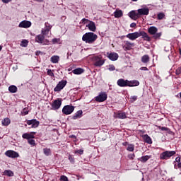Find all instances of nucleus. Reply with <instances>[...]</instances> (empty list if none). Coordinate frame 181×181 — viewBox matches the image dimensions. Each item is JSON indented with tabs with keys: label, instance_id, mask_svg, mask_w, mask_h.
<instances>
[{
	"label": "nucleus",
	"instance_id": "obj_62",
	"mask_svg": "<svg viewBox=\"0 0 181 181\" xmlns=\"http://www.w3.org/2000/svg\"><path fill=\"white\" fill-rule=\"evenodd\" d=\"M180 68H181V66H180Z\"/></svg>",
	"mask_w": 181,
	"mask_h": 181
},
{
	"label": "nucleus",
	"instance_id": "obj_31",
	"mask_svg": "<svg viewBox=\"0 0 181 181\" xmlns=\"http://www.w3.org/2000/svg\"><path fill=\"white\" fill-rule=\"evenodd\" d=\"M8 90L10 91V93H16L18 91V88L13 85L11 86L8 87Z\"/></svg>",
	"mask_w": 181,
	"mask_h": 181
},
{
	"label": "nucleus",
	"instance_id": "obj_23",
	"mask_svg": "<svg viewBox=\"0 0 181 181\" xmlns=\"http://www.w3.org/2000/svg\"><path fill=\"white\" fill-rule=\"evenodd\" d=\"M139 82L137 80L128 81L127 87H138Z\"/></svg>",
	"mask_w": 181,
	"mask_h": 181
},
{
	"label": "nucleus",
	"instance_id": "obj_32",
	"mask_svg": "<svg viewBox=\"0 0 181 181\" xmlns=\"http://www.w3.org/2000/svg\"><path fill=\"white\" fill-rule=\"evenodd\" d=\"M149 159H151V156H142L141 158H139V160L141 162L145 163V162L149 160Z\"/></svg>",
	"mask_w": 181,
	"mask_h": 181
},
{
	"label": "nucleus",
	"instance_id": "obj_24",
	"mask_svg": "<svg viewBox=\"0 0 181 181\" xmlns=\"http://www.w3.org/2000/svg\"><path fill=\"white\" fill-rule=\"evenodd\" d=\"M139 37L142 36L144 40H147V42H149V40H151V37H149V35H148L144 31H139Z\"/></svg>",
	"mask_w": 181,
	"mask_h": 181
},
{
	"label": "nucleus",
	"instance_id": "obj_14",
	"mask_svg": "<svg viewBox=\"0 0 181 181\" xmlns=\"http://www.w3.org/2000/svg\"><path fill=\"white\" fill-rule=\"evenodd\" d=\"M27 124L28 125H31V128H37L40 122L37 121L36 119H33L31 120L27 121Z\"/></svg>",
	"mask_w": 181,
	"mask_h": 181
},
{
	"label": "nucleus",
	"instance_id": "obj_55",
	"mask_svg": "<svg viewBox=\"0 0 181 181\" xmlns=\"http://www.w3.org/2000/svg\"><path fill=\"white\" fill-rule=\"evenodd\" d=\"M161 131H168V127H160Z\"/></svg>",
	"mask_w": 181,
	"mask_h": 181
},
{
	"label": "nucleus",
	"instance_id": "obj_2",
	"mask_svg": "<svg viewBox=\"0 0 181 181\" xmlns=\"http://www.w3.org/2000/svg\"><path fill=\"white\" fill-rule=\"evenodd\" d=\"M92 60L95 67H101V66H103L105 63V61L103 59V57H101V55L93 57Z\"/></svg>",
	"mask_w": 181,
	"mask_h": 181
},
{
	"label": "nucleus",
	"instance_id": "obj_45",
	"mask_svg": "<svg viewBox=\"0 0 181 181\" xmlns=\"http://www.w3.org/2000/svg\"><path fill=\"white\" fill-rule=\"evenodd\" d=\"M110 71H114L115 70V66L114 65H109V69Z\"/></svg>",
	"mask_w": 181,
	"mask_h": 181
},
{
	"label": "nucleus",
	"instance_id": "obj_17",
	"mask_svg": "<svg viewBox=\"0 0 181 181\" xmlns=\"http://www.w3.org/2000/svg\"><path fill=\"white\" fill-rule=\"evenodd\" d=\"M117 84L119 87H128V80L120 78L117 80Z\"/></svg>",
	"mask_w": 181,
	"mask_h": 181
},
{
	"label": "nucleus",
	"instance_id": "obj_49",
	"mask_svg": "<svg viewBox=\"0 0 181 181\" xmlns=\"http://www.w3.org/2000/svg\"><path fill=\"white\" fill-rule=\"evenodd\" d=\"M181 162V158H180V157H177L176 158H175V163H180Z\"/></svg>",
	"mask_w": 181,
	"mask_h": 181
},
{
	"label": "nucleus",
	"instance_id": "obj_6",
	"mask_svg": "<svg viewBox=\"0 0 181 181\" xmlns=\"http://www.w3.org/2000/svg\"><path fill=\"white\" fill-rule=\"evenodd\" d=\"M66 84H67V81L62 80L58 83L57 86L54 88V91L59 92L62 91L64 87H66Z\"/></svg>",
	"mask_w": 181,
	"mask_h": 181
},
{
	"label": "nucleus",
	"instance_id": "obj_19",
	"mask_svg": "<svg viewBox=\"0 0 181 181\" xmlns=\"http://www.w3.org/2000/svg\"><path fill=\"white\" fill-rule=\"evenodd\" d=\"M129 18L135 21L136 19H138V18H139V11L136 12L135 11H132L129 13Z\"/></svg>",
	"mask_w": 181,
	"mask_h": 181
},
{
	"label": "nucleus",
	"instance_id": "obj_60",
	"mask_svg": "<svg viewBox=\"0 0 181 181\" xmlns=\"http://www.w3.org/2000/svg\"><path fill=\"white\" fill-rule=\"evenodd\" d=\"M133 1V2H135V1H138V0H132Z\"/></svg>",
	"mask_w": 181,
	"mask_h": 181
},
{
	"label": "nucleus",
	"instance_id": "obj_35",
	"mask_svg": "<svg viewBox=\"0 0 181 181\" xmlns=\"http://www.w3.org/2000/svg\"><path fill=\"white\" fill-rule=\"evenodd\" d=\"M4 176H10V177L13 176V172H12L10 170H6L4 172Z\"/></svg>",
	"mask_w": 181,
	"mask_h": 181
},
{
	"label": "nucleus",
	"instance_id": "obj_1",
	"mask_svg": "<svg viewBox=\"0 0 181 181\" xmlns=\"http://www.w3.org/2000/svg\"><path fill=\"white\" fill-rule=\"evenodd\" d=\"M98 37V36L94 33H86L83 35L82 40L83 42H85V43L92 45V43H94V42L97 40Z\"/></svg>",
	"mask_w": 181,
	"mask_h": 181
},
{
	"label": "nucleus",
	"instance_id": "obj_7",
	"mask_svg": "<svg viewBox=\"0 0 181 181\" xmlns=\"http://www.w3.org/2000/svg\"><path fill=\"white\" fill-rule=\"evenodd\" d=\"M74 111V106L65 105L62 109V112L65 115H70Z\"/></svg>",
	"mask_w": 181,
	"mask_h": 181
},
{
	"label": "nucleus",
	"instance_id": "obj_4",
	"mask_svg": "<svg viewBox=\"0 0 181 181\" xmlns=\"http://www.w3.org/2000/svg\"><path fill=\"white\" fill-rule=\"evenodd\" d=\"M176 153V151H164L160 155V159H169L171 156H173Z\"/></svg>",
	"mask_w": 181,
	"mask_h": 181
},
{
	"label": "nucleus",
	"instance_id": "obj_54",
	"mask_svg": "<svg viewBox=\"0 0 181 181\" xmlns=\"http://www.w3.org/2000/svg\"><path fill=\"white\" fill-rule=\"evenodd\" d=\"M123 146H128V145H129V144H128V142L125 141L124 143H122Z\"/></svg>",
	"mask_w": 181,
	"mask_h": 181
},
{
	"label": "nucleus",
	"instance_id": "obj_22",
	"mask_svg": "<svg viewBox=\"0 0 181 181\" xmlns=\"http://www.w3.org/2000/svg\"><path fill=\"white\" fill-rule=\"evenodd\" d=\"M114 118H119V119H125V118H127V114L125 112L115 113Z\"/></svg>",
	"mask_w": 181,
	"mask_h": 181
},
{
	"label": "nucleus",
	"instance_id": "obj_8",
	"mask_svg": "<svg viewBox=\"0 0 181 181\" xmlns=\"http://www.w3.org/2000/svg\"><path fill=\"white\" fill-rule=\"evenodd\" d=\"M122 48L123 49L127 52V50H131L134 46H135V44L129 42V41H124L122 43Z\"/></svg>",
	"mask_w": 181,
	"mask_h": 181
},
{
	"label": "nucleus",
	"instance_id": "obj_16",
	"mask_svg": "<svg viewBox=\"0 0 181 181\" xmlns=\"http://www.w3.org/2000/svg\"><path fill=\"white\" fill-rule=\"evenodd\" d=\"M30 26H32V23L28 21H23L18 25V28H30Z\"/></svg>",
	"mask_w": 181,
	"mask_h": 181
},
{
	"label": "nucleus",
	"instance_id": "obj_41",
	"mask_svg": "<svg viewBox=\"0 0 181 181\" xmlns=\"http://www.w3.org/2000/svg\"><path fill=\"white\" fill-rule=\"evenodd\" d=\"M165 18V14L163 13H160L158 14V19H163Z\"/></svg>",
	"mask_w": 181,
	"mask_h": 181
},
{
	"label": "nucleus",
	"instance_id": "obj_43",
	"mask_svg": "<svg viewBox=\"0 0 181 181\" xmlns=\"http://www.w3.org/2000/svg\"><path fill=\"white\" fill-rule=\"evenodd\" d=\"M60 181H69V178H67L65 175H62L60 177Z\"/></svg>",
	"mask_w": 181,
	"mask_h": 181
},
{
	"label": "nucleus",
	"instance_id": "obj_13",
	"mask_svg": "<svg viewBox=\"0 0 181 181\" xmlns=\"http://www.w3.org/2000/svg\"><path fill=\"white\" fill-rule=\"evenodd\" d=\"M35 135H36V132H35L24 133L22 135V138H23V139H28V141H29V139H33L35 138Z\"/></svg>",
	"mask_w": 181,
	"mask_h": 181
},
{
	"label": "nucleus",
	"instance_id": "obj_46",
	"mask_svg": "<svg viewBox=\"0 0 181 181\" xmlns=\"http://www.w3.org/2000/svg\"><path fill=\"white\" fill-rule=\"evenodd\" d=\"M174 166H175V169H177V168H181V161L180 163H175Z\"/></svg>",
	"mask_w": 181,
	"mask_h": 181
},
{
	"label": "nucleus",
	"instance_id": "obj_52",
	"mask_svg": "<svg viewBox=\"0 0 181 181\" xmlns=\"http://www.w3.org/2000/svg\"><path fill=\"white\" fill-rule=\"evenodd\" d=\"M4 4H9L11 2V0H1Z\"/></svg>",
	"mask_w": 181,
	"mask_h": 181
},
{
	"label": "nucleus",
	"instance_id": "obj_53",
	"mask_svg": "<svg viewBox=\"0 0 181 181\" xmlns=\"http://www.w3.org/2000/svg\"><path fill=\"white\" fill-rule=\"evenodd\" d=\"M135 26H136V23H132L130 24V27H132V28H135Z\"/></svg>",
	"mask_w": 181,
	"mask_h": 181
},
{
	"label": "nucleus",
	"instance_id": "obj_15",
	"mask_svg": "<svg viewBox=\"0 0 181 181\" xmlns=\"http://www.w3.org/2000/svg\"><path fill=\"white\" fill-rule=\"evenodd\" d=\"M126 37H127L130 40H135L138 39V37H139V31L132 33H129L126 35Z\"/></svg>",
	"mask_w": 181,
	"mask_h": 181
},
{
	"label": "nucleus",
	"instance_id": "obj_30",
	"mask_svg": "<svg viewBox=\"0 0 181 181\" xmlns=\"http://www.w3.org/2000/svg\"><path fill=\"white\" fill-rule=\"evenodd\" d=\"M1 122L2 125H4V127H8V125L11 124V119H9V118H5L1 121Z\"/></svg>",
	"mask_w": 181,
	"mask_h": 181
},
{
	"label": "nucleus",
	"instance_id": "obj_47",
	"mask_svg": "<svg viewBox=\"0 0 181 181\" xmlns=\"http://www.w3.org/2000/svg\"><path fill=\"white\" fill-rule=\"evenodd\" d=\"M175 74L177 76H179L180 74H181V68L180 67L177 68V69L175 71Z\"/></svg>",
	"mask_w": 181,
	"mask_h": 181
},
{
	"label": "nucleus",
	"instance_id": "obj_20",
	"mask_svg": "<svg viewBox=\"0 0 181 181\" xmlns=\"http://www.w3.org/2000/svg\"><path fill=\"white\" fill-rule=\"evenodd\" d=\"M137 12H139V16H141V15H149V8H139L137 10Z\"/></svg>",
	"mask_w": 181,
	"mask_h": 181
},
{
	"label": "nucleus",
	"instance_id": "obj_58",
	"mask_svg": "<svg viewBox=\"0 0 181 181\" xmlns=\"http://www.w3.org/2000/svg\"><path fill=\"white\" fill-rule=\"evenodd\" d=\"M23 112H24L25 115H28V114H29V112H28V111L24 110Z\"/></svg>",
	"mask_w": 181,
	"mask_h": 181
},
{
	"label": "nucleus",
	"instance_id": "obj_10",
	"mask_svg": "<svg viewBox=\"0 0 181 181\" xmlns=\"http://www.w3.org/2000/svg\"><path fill=\"white\" fill-rule=\"evenodd\" d=\"M107 93L105 92H101L96 98L95 101L98 103H103L107 100Z\"/></svg>",
	"mask_w": 181,
	"mask_h": 181
},
{
	"label": "nucleus",
	"instance_id": "obj_50",
	"mask_svg": "<svg viewBox=\"0 0 181 181\" xmlns=\"http://www.w3.org/2000/svg\"><path fill=\"white\" fill-rule=\"evenodd\" d=\"M128 158H129V159H134V158H135V154H129V156H128Z\"/></svg>",
	"mask_w": 181,
	"mask_h": 181
},
{
	"label": "nucleus",
	"instance_id": "obj_33",
	"mask_svg": "<svg viewBox=\"0 0 181 181\" xmlns=\"http://www.w3.org/2000/svg\"><path fill=\"white\" fill-rule=\"evenodd\" d=\"M134 150H135V145L128 144L127 151H128L129 152H134Z\"/></svg>",
	"mask_w": 181,
	"mask_h": 181
},
{
	"label": "nucleus",
	"instance_id": "obj_9",
	"mask_svg": "<svg viewBox=\"0 0 181 181\" xmlns=\"http://www.w3.org/2000/svg\"><path fill=\"white\" fill-rule=\"evenodd\" d=\"M35 42L37 43H40V45H46V43H49L48 40H45V35H42V34L36 35Z\"/></svg>",
	"mask_w": 181,
	"mask_h": 181
},
{
	"label": "nucleus",
	"instance_id": "obj_40",
	"mask_svg": "<svg viewBox=\"0 0 181 181\" xmlns=\"http://www.w3.org/2000/svg\"><path fill=\"white\" fill-rule=\"evenodd\" d=\"M52 42L53 45H56V43H59L60 42V38H54Z\"/></svg>",
	"mask_w": 181,
	"mask_h": 181
},
{
	"label": "nucleus",
	"instance_id": "obj_56",
	"mask_svg": "<svg viewBox=\"0 0 181 181\" xmlns=\"http://www.w3.org/2000/svg\"><path fill=\"white\" fill-rule=\"evenodd\" d=\"M140 70L148 71V68L147 67H141L140 69Z\"/></svg>",
	"mask_w": 181,
	"mask_h": 181
},
{
	"label": "nucleus",
	"instance_id": "obj_34",
	"mask_svg": "<svg viewBox=\"0 0 181 181\" xmlns=\"http://www.w3.org/2000/svg\"><path fill=\"white\" fill-rule=\"evenodd\" d=\"M141 62H142V63H148V62H149V56L148 55H144L141 57Z\"/></svg>",
	"mask_w": 181,
	"mask_h": 181
},
{
	"label": "nucleus",
	"instance_id": "obj_29",
	"mask_svg": "<svg viewBox=\"0 0 181 181\" xmlns=\"http://www.w3.org/2000/svg\"><path fill=\"white\" fill-rule=\"evenodd\" d=\"M72 73H74V74H82V73H84V69L81 68H77L74 69Z\"/></svg>",
	"mask_w": 181,
	"mask_h": 181
},
{
	"label": "nucleus",
	"instance_id": "obj_44",
	"mask_svg": "<svg viewBox=\"0 0 181 181\" xmlns=\"http://www.w3.org/2000/svg\"><path fill=\"white\" fill-rule=\"evenodd\" d=\"M130 100H131L132 103H134V101H136V100H138V96H136V95L132 96L130 98Z\"/></svg>",
	"mask_w": 181,
	"mask_h": 181
},
{
	"label": "nucleus",
	"instance_id": "obj_48",
	"mask_svg": "<svg viewBox=\"0 0 181 181\" xmlns=\"http://www.w3.org/2000/svg\"><path fill=\"white\" fill-rule=\"evenodd\" d=\"M84 151L79 149L75 151V153H79V155H83Z\"/></svg>",
	"mask_w": 181,
	"mask_h": 181
},
{
	"label": "nucleus",
	"instance_id": "obj_61",
	"mask_svg": "<svg viewBox=\"0 0 181 181\" xmlns=\"http://www.w3.org/2000/svg\"><path fill=\"white\" fill-rule=\"evenodd\" d=\"M180 54H181V49H180Z\"/></svg>",
	"mask_w": 181,
	"mask_h": 181
},
{
	"label": "nucleus",
	"instance_id": "obj_27",
	"mask_svg": "<svg viewBox=\"0 0 181 181\" xmlns=\"http://www.w3.org/2000/svg\"><path fill=\"white\" fill-rule=\"evenodd\" d=\"M142 138L144 141L146 142V144H152V139H151V136H149L148 134L143 135Z\"/></svg>",
	"mask_w": 181,
	"mask_h": 181
},
{
	"label": "nucleus",
	"instance_id": "obj_26",
	"mask_svg": "<svg viewBox=\"0 0 181 181\" xmlns=\"http://www.w3.org/2000/svg\"><path fill=\"white\" fill-rule=\"evenodd\" d=\"M81 117H83V110H78L72 117V119H78V118H81Z\"/></svg>",
	"mask_w": 181,
	"mask_h": 181
},
{
	"label": "nucleus",
	"instance_id": "obj_21",
	"mask_svg": "<svg viewBox=\"0 0 181 181\" xmlns=\"http://www.w3.org/2000/svg\"><path fill=\"white\" fill-rule=\"evenodd\" d=\"M86 28H88L91 32H95L97 29L95 27V23L93 21L89 22V23L86 25Z\"/></svg>",
	"mask_w": 181,
	"mask_h": 181
},
{
	"label": "nucleus",
	"instance_id": "obj_57",
	"mask_svg": "<svg viewBox=\"0 0 181 181\" xmlns=\"http://www.w3.org/2000/svg\"><path fill=\"white\" fill-rule=\"evenodd\" d=\"M35 2H43L45 0H35Z\"/></svg>",
	"mask_w": 181,
	"mask_h": 181
},
{
	"label": "nucleus",
	"instance_id": "obj_38",
	"mask_svg": "<svg viewBox=\"0 0 181 181\" xmlns=\"http://www.w3.org/2000/svg\"><path fill=\"white\" fill-rule=\"evenodd\" d=\"M90 22H91L90 21H89L88 19L86 18H83L82 19V23H83V25H88L90 23Z\"/></svg>",
	"mask_w": 181,
	"mask_h": 181
},
{
	"label": "nucleus",
	"instance_id": "obj_37",
	"mask_svg": "<svg viewBox=\"0 0 181 181\" xmlns=\"http://www.w3.org/2000/svg\"><path fill=\"white\" fill-rule=\"evenodd\" d=\"M44 153L46 155V156H49L51 153L50 148H45L43 149Z\"/></svg>",
	"mask_w": 181,
	"mask_h": 181
},
{
	"label": "nucleus",
	"instance_id": "obj_28",
	"mask_svg": "<svg viewBox=\"0 0 181 181\" xmlns=\"http://www.w3.org/2000/svg\"><path fill=\"white\" fill-rule=\"evenodd\" d=\"M59 60H60V57L57 55H54L50 59V61L54 64L59 63Z\"/></svg>",
	"mask_w": 181,
	"mask_h": 181
},
{
	"label": "nucleus",
	"instance_id": "obj_59",
	"mask_svg": "<svg viewBox=\"0 0 181 181\" xmlns=\"http://www.w3.org/2000/svg\"><path fill=\"white\" fill-rule=\"evenodd\" d=\"M2 50V46L0 45V52Z\"/></svg>",
	"mask_w": 181,
	"mask_h": 181
},
{
	"label": "nucleus",
	"instance_id": "obj_39",
	"mask_svg": "<svg viewBox=\"0 0 181 181\" xmlns=\"http://www.w3.org/2000/svg\"><path fill=\"white\" fill-rule=\"evenodd\" d=\"M47 74L48 76H50V77H53V76H54V74L53 73L52 69H47Z\"/></svg>",
	"mask_w": 181,
	"mask_h": 181
},
{
	"label": "nucleus",
	"instance_id": "obj_18",
	"mask_svg": "<svg viewBox=\"0 0 181 181\" xmlns=\"http://www.w3.org/2000/svg\"><path fill=\"white\" fill-rule=\"evenodd\" d=\"M107 57L110 59V60H112V62H115V60H118V54L115 52L112 53H107Z\"/></svg>",
	"mask_w": 181,
	"mask_h": 181
},
{
	"label": "nucleus",
	"instance_id": "obj_11",
	"mask_svg": "<svg viewBox=\"0 0 181 181\" xmlns=\"http://www.w3.org/2000/svg\"><path fill=\"white\" fill-rule=\"evenodd\" d=\"M6 156H8V158H19V153L18 152L12 151V150H8L5 152Z\"/></svg>",
	"mask_w": 181,
	"mask_h": 181
},
{
	"label": "nucleus",
	"instance_id": "obj_12",
	"mask_svg": "<svg viewBox=\"0 0 181 181\" xmlns=\"http://www.w3.org/2000/svg\"><path fill=\"white\" fill-rule=\"evenodd\" d=\"M52 110H59L60 107H62V100L61 99H57L54 100V102L52 103Z\"/></svg>",
	"mask_w": 181,
	"mask_h": 181
},
{
	"label": "nucleus",
	"instance_id": "obj_51",
	"mask_svg": "<svg viewBox=\"0 0 181 181\" xmlns=\"http://www.w3.org/2000/svg\"><path fill=\"white\" fill-rule=\"evenodd\" d=\"M69 159L70 162H74V158H73V156H69Z\"/></svg>",
	"mask_w": 181,
	"mask_h": 181
},
{
	"label": "nucleus",
	"instance_id": "obj_25",
	"mask_svg": "<svg viewBox=\"0 0 181 181\" xmlns=\"http://www.w3.org/2000/svg\"><path fill=\"white\" fill-rule=\"evenodd\" d=\"M124 15L122 10L117 8L116 11L114 12L115 18H121Z\"/></svg>",
	"mask_w": 181,
	"mask_h": 181
},
{
	"label": "nucleus",
	"instance_id": "obj_5",
	"mask_svg": "<svg viewBox=\"0 0 181 181\" xmlns=\"http://www.w3.org/2000/svg\"><path fill=\"white\" fill-rule=\"evenodd\" d=\"M52 30V25L49 23H45V28L42 29L41 34L44 36H47Z\"/></svg>",
	"mask_w": 181,
	"mask_h": 181
},
{
	"label": "nucleus",
	"instance_id": "obj_42",
	"mask_svg": "<svg viewBox=\"0 0 181 181\" xmlns=\"http://www.w3.org/2000/svg\"><path fill=\"white\" fill-rule=\"evenodd\" d=\"M21 46L23 47H26V46H28V40H23L21 42Z\"/></svg>",
	"mask_w": 181,
	"mask_h": 181
},
{
	"label": "nucleus",
	"instance_id": "obj_3",
	"mask_svg": "<svg viewBox=\"0 0 181 181\" xmlns=\"http://www.w3.org/2000/svg\"><path fill=\"white\" fill-rule=\"evenodd\" d=\"M148 33H150V35H153V37L154 39H158L159 37H160V36H162V33H156L158 32V28L155 26H151L150 28H148Z\"/></svg>",
	"mask_w": 181,
	"mask_h": 181
},
{
	"label": "nucleus",
	"instance_id": "obj_36",
	"mask_svg": "<svg viewBox=\"0 0 181 181\" xmlns=\"http://www.w3.org/2000/svg\"><path fill=\"white\" fill-rule=\"evenodd\" d=\"M28 142L31 146H36V141L33 139H28Z\"/></svg>",
	"mask_w": 181,
	"mask_h": 181
}]
</instances>
